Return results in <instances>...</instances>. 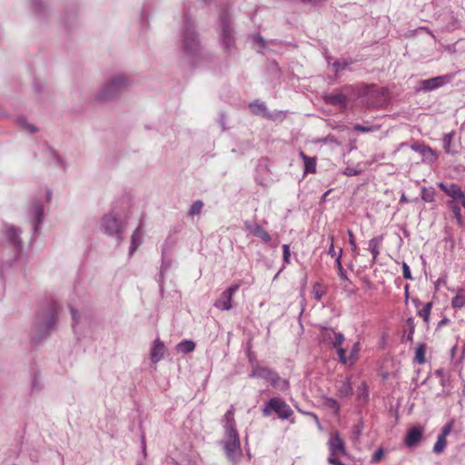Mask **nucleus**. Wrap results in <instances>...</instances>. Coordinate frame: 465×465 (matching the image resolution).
Returning a JSON list of instances; mask_svg holds the SVG:
<instances>
[{"instance_id":"f257e3e1","label":"nucleus","mask_w":465,"mask_h":465,"mask_svg":"<svg viewBox=\"0 0 465 465\" xmlns=\"http://www.w3.org/2000/svg\"><path fill=\"white\" fill-rule=\"evenodd\" d=\"M56 323V305L52 304L39 311L30 330V338L34 342L45 339Z\"/></svg>"},{"instance_id":"f03ea898","label":"nucleus","mask_w":465,"mask_h":465,"mask_svg":"<svg viewBox=\"0 0 465 465\" xmlns=\"http://www.w3.org/2000/svg\"><path fill=\"white\" fill-rule=\"evenodd\" d=\"M129 86L130 80L126 75L122 74H114L101 86L97 94V99L102 101L112 100L127 90Z\"/></svg>"},{"instance_id":"7ed1b4c3","label":"nucleus","mask_w":465,"mask_h":465,"mask_svg":"<svg viewBox=\"0 0 465 465\" xmlns=\"http://www.w3.org/2000/svg\"><path fill=\"white\" fill-rule=\"evenodd\" d=\"M183 52L188 57H193L200 54L201 44L194 25L189 18L183 23Z\"/></svg>"},{"instance_id":"20e7f679","label":"nucleus","mask_w":465,"mask_h":465,"mask_svg":"<svg viewBox=\"0 0 465 465\" xmlns=\"http://www.w3.org/2000/svg\"><path fill=\"white\" fill-rule=\"evenodd\" d=\"M101 230L107 235L115 238L117 244L124 241L125 225L114 213H108L101 219Z\"/></svg>"},{"instance_id":"39448f33","label":"nucleus","mask_w":465,"mask_h":465,"mask_svg":"<svg viewBox=\"0 0 465 465\" xmlns=\"http://www.w3.org/2000/svg\"><path fill=\"white\" fill-rule=\"evenodd\" d=\"M46 203L52 199V192L45 189V194L32 201L28 208V219L32 224L34 233H36L44 218V205L43 200Z\"/></svg>"},{"instance_id":"423d86ee","label":"nucleus","mask_w":465,"mask_h":465,"mask_svg":"<svg viewBox=\"0 0 465 465\" xmlns=\"http://www.w3.org/2000/svg\"><path fill=\"white\" fill-rule=\"evenodd\" d=\"M220 29L219 42L221 45L226 51L232 50L235 46V38L232 20L227 13H223L220 15Z\"/></svg>"},{"instance_id":"0eeeda50","label":"nucleus","mask_w":465,"mask_h":465,"mask_svg":"<svg viewBox=\"0 0 465 465\" xmlns=\"http://www.w3.org/2000/svg\"><path fill=\"white\" fill-rule=\"evenodd\" d=\"M275 412L282 420L289 419L293 411L291 407L281 398L274 397L270 399L262 408V414L265 417Z\"/></svg>"},{"instance_id":"6e6552de","label":"nucleus","mask_w":465,"mask_h":465,"mask_svg":"<svg viewBox=\"0 0 465 465\" xmlns=\"http://www.w3.org/2000/svg\"><path fill=\"white\" fill-rule=\"evenodd\" d=\"M250 377L269 381L272 386L279 387L280 389H284L288 386L287 381H281L280 376L275 371L259 365L253 366Z\"/></svg>"},{"instance_id":"1a4fd4ad","label":"nucleus","mask_w":465,"mask_h":465,"mask_svg":"<svg viewBox=\"0 0 465 465\" xmlns=\"http://www.w3.org/2000/svg\"><path fill=\"white\" fill-rule=\"evenodd\" d=\"M233 416L234 408L233 406H231V408L226 411L223 419L225 434V439L223 441L233 442V440H235V442L240 441V437L236 430V424Z\"/></svg>"},{"instance_id":"9d476101","label":"nucleus","mask_w":465,"mask_h":465,"mask_svg":"<svg viewBox=\"0 0 465 465\" xmlns=\"http://www.w3.org/2000/svg\"><path fill=\"white\" fill-rule=\"evenodd\" d=\"M454 78V74H447L443 75L435 76L430 79L422 80L420 82L419 90L424 92L433 91L437 88L442 87L450 84Z\"/></svg>"},{"instance_id":"9b49d317","label":"nucleus","mask_w":465,"mask_h":465,"mask_svg":"<svg viewBox=\"0 0 465 465\" xmlns=\"http://www.w3.org/2000/svg\"><path fill=\"white\" fill-rule=\"evenodd\" d=\"M239 288L240 284L234 283L224 290L221 293L220 297L214 302V307L221 311H229L232 308V295L239 290Z\"/></svg>"},{"instance_id":"f8f14e48","label":"nucleus","mask_w":465,"mask_h":465,"mask_svg":"<svg viewBox=\"0 0 465 465\" xmlns=\"http://www.w3.org/2000/svg\"><path fill=\"white\" fill-rule=\"evenodd\" d=\"M439 188H440L448 196L452 198L453 202H459L461 206L465 209V193L457 183H439Z\"/></svg>"},{"instance_id":"ddd939ff","label":"nucleus","mask_w":465,"mask_h":465,"mask_svg":"<svg viewBox=\"0 0 465 465\" xmlns=\"http://www.w3.org/2000/svg\"><path fill=\"white\" fill-rule=\"evenodd\" d=\"M320 339L324 343L338 347L344 341V335L341 332H336L332 328L322 327Z\"/></svg>"},{"instance_id":"4468645a","label":"nucleus","mask_w":465,"mask_h":465,"mask_svg":"<svg viewBox=\"0 0 465 465\" xmlns=\"http://www.w3.org/2000/svg\"><path fill=\"white\" fill-rule=\"evenodd\" d=\"M243 225L249 234L261 239L263 242H269L271 241V235L260 224L251 221H245Z\"/></svg>"},{"instance_id":"2eb2a0df","label":"nucleus","mask_w":465,"mask_h":465,"mask_svg":"<svg viewBox=\"0 0 465 465\" xmlns=\"http://www.w3.org/2000/svg\"><path fill=\"white\" fill-rule=\"evenodd\" d=\"M223 450L227 459L232 463H236L242 457L240 441L235 442V440H233V442L223 441Z\"/></svg>"},{"instance_id":"dca6fc26","label":"nucleus","mask_w":465,"mask_h":465,"mask_svg":"<svg viewBox=\"0 0 465 465\" xmlns=\"http://www.w3.org/2000/svg\"><path fill=\"white\" fill-rule=\"evenodd\" d=\"M5 234L9 243L15 248L20 250L22 248V241L20 238L21 231L14 225H5Z\"/></svg>"},{"instance_id":"f3484780","label":"nucleus","mask_w":465,"mask_h":465,"mask_svg":"<svg viewBox=\"0 0 465 465\" xmlns=\"http://www.w3.org/2000/svg\"><path fill=\"white\" fill-rule=\"evenodd\" d=\"M328 445H329L330 454L344 455L346 452L344 443L341 440V439L340 438V435L338 432H335L331 435L329 441H328Z\"/></svg>"},{"instance_id":"a211bd4d","label":"nucleus","mask_w":465,"mask_h":465,"mask_svg":"<svg viewBox=\"0 0 465 465\" xmlns=\"http://www.w3.org/2000/svg\"><path fill=\"white\" fill-rule=\"evenodd\" d=\"M165 352L166 348L163 342L160 339L154 340L151 348V361L153 363L159 362L163 359Z\"/></svg>"},{"instance_id":"6ab92c4d","label":"nucleus","mask_w":465,"mask_h":465,"mask_svg":"<svg viewBox=\"0 0 465 465\" xmlns=\"http://www.w3.org/2000/svg\"><path fill=\"white\" fill-rule=\"evenodd\" d=\"M143 222L140 221L137 228L134 231L131 236V244L129 248V255L133 256V254L135 252L137 248L142 244L143 242Z\"/></svg>"},{"instance_id":"aec40b11","label":"nucleus","mask_w":465,"mask_h":465,"mask_svg":"<svg viewBox=\"0 0 465 465\" xmlns=\"http://www.w3.org/2000/svg\"><path fill=\"white\" fill-rule=\"evenodd\" d=\"M423 430L420 427L411 428L406 434L404 443L407 447H413L421 440Z\"/></svg>"},{"instance_id":"412c9836","label":"nucleus","mask_w":465,"mask_h":465,"mask_svg":"<svg viewBox=\"0 0 465 465\" xmlns=\"http://www.w3.org/2000/svg\"><path fill=\"white\" fill-rule=\"evenodd\" d=\"M411 149L419 153L422 156L424 161L432 163L436 160V154L434 153L432 149L425 144L414 143L411 145Z\"/></svg>"},{"instance_id":"4be33fe9","label":"nucleus","mask_w":465,"mask_h":465,"mask_svg":"<svg viewBox=\"0 0 465 465\" xmlns=\"http://www.w3.org/2000/svg\"><path fill=\"white\" fill-rule=\"evenodd\" d=\"M324 100L327 104L345 108L347 105V97L342 94H330L325 95Z\"/></svg>"},{"instance_id":"5701e85b","label":"nucleus","mask_w":465,"mask_h":465,"mask_svg":"<svg viewBox=\"0 0 465 465\" xmlns=\"http://www.w3.org/2000/svg\"><path fill=\"white\" fill-rule=\"evenodd\" d=\"M341 254H342V249H340L337 258L335 260V263L337 265L338 275H339L340 279L346 283L344 285V288H348V285H351V282L349 280V278L341 265Z\"/></svg>"},{"instance_id":"b1692460","label":"nucleus","mask_w":465,"mask_h":465,"mask_svg":"<svg viewBox=\"0 0 465 465\" xmlns=\"http://www.w3.org/2000/svg\"><path fill=\"white\" fill-rule=\"evenodd\" d=\"M46 153L49 157V162L56 168L64 169L65 163L63 158L58 155L53 149L47 148Z\"/></svg>"},{"instance_id":"393cba45","label":"nucleus","mask_w":465,"mask_h":465,"mask_svg":"<svg viewBox=\"0 0 465 465\" xmlns=\"http://www.w3.org/2000/svg\"><path fill=\"white\" fill-rule=\"evenodd\" d=\"M381 237H375L369 241L368 250L372 255V262H375L380 254V245L381 242Z\"/></svg>"},{"instance_id":"a878e982","label":"nucleus","mask_w":465,"mask_h":465,"mask_svg":"<svg viewBox=\"0 0 465 465\" xmlns=\"http://www.w3.org/2000/svg\"><path fill=\"white\" fill-rule=\"evenodd\" d=\"M300 156L304 163V172L314 173L316 172V158L309 157L303 152H300Z\"/></svg>"},{"instance_id":"bb28decb","label":"nucleus","mask_w":465,"mask_h":465,"mask_svg":"<svg viewBox=\"0 0 465 465\" xmlns=\"http://www.w3.org/2000/svg\"><path fill=\"white\" fill-rule=\"evenodd\" d=\"M454 133L450 132L446 134L442 138L443 148L447 153L455 154L458 153L457 148L452 145Z\"/></svg>"},{"instance_id":"cd10ccee","label":"nucleus","mask_w":465,"mask_h":465,"mask_svg":"<svg viewBox=\"0 0 465 465\" xmlns=\"http://www.w3.org/2000/svg\"><path fill=\"white\" fill-rule=\"evenodd\" d=\"M465 306V290L460 288L457 290L456 295L451 300V307L454 309H461Z\"/></svg>"},{"instance_id":"c85d7f7f","label":"nucleus","mask_w":465,"mask_h":465,"mask_svg":"<svg viewBox=\"0 0 465 465\" xmlns=\"http://www.w3.org/2000/svg\"><path fill=\"white\" fill-rule=\"evenodd\" d=\"M250 109L252 113L255 114H262L264 116H268V113L266 111V105L263 102L255 101L250 104Z\"/></svg>"},{"instance_id":"c756f323","label":"nucleus","mask_w":465,"mask_h":465,"mask_svg":"<svg viewBox=\"0 0 465 465\" xmlns=\"http://www.w3.org/2000/svg\"><path fill=\"white\" fill-rule=\"evenodd\" d=\"M16 124L25 132L34 134L36 132V127L29 124L25 116H18L16 118Z\"/></svg>"},{"instance_id":"7c9ffc66","label":"nucleus","mask_w":465,"mask_h":465,"mask_svg":"<svg viewBox=\"0 0 465 465\" xmlns=\"http://www.w3.org/2000/svg\"><path fill=\"white\" fill-rule=\"evenodd\" d=\"M195 348V344L193 341L185 340L179 342L176 346V350L182 353L192 352Z\"/></svg>"},{"instance_id":"2f4dec72","label":"nucleus","mask_w":465,"mask_h":465,"mask_svg":"<svg viewBox=\"0 0 465 465\" xmlns=\"http://www.w3.org/2000/svg\"><path fill=\"white\" fill-rule=\"evenodd\" d=\"M361 351V344L359 341L355 342L350 351L349 360L350 365H354L359 359V352Z\"/></svg>"},{"instance_id":"473e14b6","label":"nucleus","mask_w":465,"mask_h":465,"mask_svg":"<svg viewBox=\"0 0 465 465\" xmlns=\"http://www.w3.org/2000/svg\"><path fill=\"white\" fill-rule=\"evenodd\" d=\"M338 392L341 397H346L352 393V387L349 379L340 385L338 388Z\"/></svg>"},{"instance_id":"72a5a7b5","label":"nucleus","mask_w":465,"mask_h":465,"mask_svg":"<svg viewBox=\"0 0 465 465\" xmlns=\"http://www.w3.org/2000/svg\"><path fill=\"white\" fill-rule=\"evenodd\" d=\"M421 199L427 203H432L435 200V191L433 188L423 187L421 190Z\"/></svg>"},{"instance_id":"f704fd0d","label":"nucleus","mask_w":465,"mask_h":465,"mask_svg":"<svg viewBox=\"0 0 465 465\" xmlns=\"http://www.w3.org/2000/svg\"><path fill=\"white\" fill-rule=\"evenodd\" d=\"M432 308L431 302H427L420 310L418 312V315L423 318V321L426 323H429L430 314Z\"/></svg>"},{"instance_id":"c9c22d12","label":"nucleus","mask_w":465,"mask_h":465,"mask_svg":"<svg viewBox=\"0 0 465 465\" xmlns=\"http://www.w3.org/2000/svg\"><path fill=\"white\" fill-rule=\"evenodd\" d=\"M323 404L329 409L332 410L335 413H338L340 411V405L338 401L333 398L324 397Z\"/></svg>"},{"instance_id":"e433bc0d","label":"nucleus","mask_w":465,"mask_h":465,"mask_svg":"<svg viewBox=\"0 0 465 465\" xmlns=\"http://www.w3.org/2000/svg\"><path fill=\"white\" fill-rule=\"evenodd\" d=\"M446 443H447L446 439L438 436L437 441L435 442V444L433 446V452L436 454H440L441 452H443V450L446 447Z\"/></svg>"},{"instance_id":"4c0bfd02","label":"nucleus","mask_w":465,"mask_h":465,"mask_svg":"<svg viewBox=\"0 0 465 465\" xmlns=\"http://www.w3.org/2000/svg\"><path fill=\"white\" fill-rule=\"evenodd\" d=\"M326 291L320 282H316L312 287V293L317 301H320L325 294Z\"/></svg>"},{"instance_id":"58836bf2","label":"nucleus","mask_w":465,"mask_h":465,"mask_svg":"<svg viewBox=\"0 0 465 465\" xmlns=\"http://www.w3.org/2000/svg\"><path fill=\"white\" fill-rule=\"evenodd\" d=\"M203 207V203L201 200L195 201L189 209V214L194 216L199 214Z\"/></svg>"},{"instance_id":"ea45409f","label":"nucleus","mask_w":465,"mask_h":465,"mask_svg":"<svg viewBox=\"0 0 465 465\" xmlns=\"http://www.w3.org/2000/svg\"><path fill=\"white\" fill-rule=\"evenodd\" d=\"M415 360L418 363L422 364L425 361V346L420 344L417 347L415 352Z\"/></svg>"},{"instance_id":"a19ab883","label":"nucleus","mask_w":465,"mask_h":465,"mask_svg":"<svg viewBox=\"0 0 465 465\" xmlns=\"http://www.w3.org/2000/svg\"><path fill=\"white\" fill-rule=\"evenodd\" d=\"M349 64H351V62L347 60L336 61L332 64V67L334 69L335 74H338L340 72L344 70Z\"/></svg>"},{"instance_id":"79ce46f5","label":"nucleus","mask_w":465,"mask_h":465,"mask_svg":"<svg viewBox=\"0 0 465 465\" xmlns=\"http://www.w3.org/2000/svg\"><path fill=\"white\" fill-rule=\"evenodd\" d=\"M337 351V353H338V356H339V361L342 364H346V363H350V360H349V356L347 357L346 356V351L345 350L341 347V345L338 346V347H334Z\"/></svg>"},{"instance_id":"37998d69","label":"nucleus","mask_w":465,"mask_h":465,"mask_svg":"<svg viewBox=\"0 0 465 465\" xmlns=\"http://www.w3.org/2000/svg\"><path fill=\"white\" fill-rule=\"evenodd\" d=\"M354 130L361 133H371L377 131L378 128L373 125H361V124H356L354 125Z\"/></svg>"},{"instance_id":"c03bdc74","label":"nucleus","mask_w":465,"mask_h":465,"mask_svg":"<svg viewBox=\"0 0 465 465\" xmlns=\"http://www.w3.org/2000/svg\"><path fill=\"white\" fill-rule=\"evenodd\" d=\"M449 205L450 206L455 218L458 220V222H460V220H461L460 207H459L458 204L453 201L449 202Z\"/></svg>"},{"instance_id":"a18cd8bd","label":"nucleus","mask_w":465,"mask_h":465,"mask_svg":"<svg viewBox=\"0 0 465 465\" xmlns=\"http://www.w3.org/2000/svg\"><path fill=\"white\" fill-rule=\"evenodd\" d=\"M384 455V450L383 448H379L375 452L374 454L372 455L371 459V463L372 464H376L378 462H380V460H381V458L383 457Z\"/></svg>"},{"instance_id":"49530a36","label":"nucleus","mask_w":465,"mask_h":465,"mask_svg":"<svg viewBox=\"0 0 465 465\" xmlns=\"http://www.w3.org/2000/svg\"><path fill=\"white\" fill-rule=\"evenodd\" d=\"M452 428H453V421L451 420L443 426L441 432L438 436L446 439V437L450 433Z\"/></svg>"},{"instance_id":"de8ad7c7","label":"nucleus","mask_w":465,"mask_h":465,"mask_svg":"<svg viewBox=\"0 0 465 465\" xmlns=\"http://www.w3.org/2000/svg\"><path fill=\"white\" fill-rule=\"evenodd\" d=\"M282 258L284 264L290 263V257H291V252H290V245L289 244H283L282 245Z\"/></svg>"},{"instance_id":"09e8293b","label":"nucleus","mask_w":465,"mask_h":465,"mask_svg":"<svg viewBox=\"0 0 465 465\" xmlns=\"http://www.w3.org/2000/svg\"><path fill=\"white\" fill-rule=\"evenodd\" d=\"M329 239L331 241V244H330V247H329V250H328V254L331 255V257H334L336 259L337 255H338V252H336V251L334 249V237H333V235H330Z\"/></svg>"},{"instance_id":"8fccbe9b","label":"nucleus","mask_w":465,"mask_h":465,"mask_svg":"<svg viewBox=\"0 0 465 465\" xmlns=\"http://www.w3.org/2000/svg\"><path fill=\"white\" fill-rule=\"evenodd\" d=\"M402 276L404 279H407V280L412 279L411 269L406 262L402 263Z\"/></svg>"},{"instance_id":"3c124183","label":"nucleus","mask_w":465,"mask_h":465,"mask_svg":"<svg viewBox=\"0 0 465 465\" xmlns=\"http://www.w3.org/2000/svg\"><path fill=\"white\" fill-rule=\"evenodd\" d=\"M40 383L41 382H40L39 378L36 375H35L32 379V383H31L32 391H39L42 388Z\"/></svg>"},{"instance_id":"603ef678","label":"nucleus","mask_w":465,"mask_h":465,"mask_svg":"<svg viewBox=\"0 0 465 465\" xmlns=\"http://www.w3.org/2000/svg\"><path fill=\"white\" fill-rule=\"evenodd\" d=\"M360 173H361V170L358 168H354V167H347L343 171V173L347 176H354V175L359 174Z\"/></svg>"},{"instance_id":"864d4df0","label":"nucleus","mask_w":465,"mask_h":465,"mask_svg":"<svg viewBox=\"0 0 465 465\" xmlns=\"http://www.w3.org/2000/svg\"><path fill=\"white\" fill-rule=\"evenodd\" d=\"M31 5H32V8L35 12H40L42 9V6L44 5V2H43V0H32Z\"/></svg>"},{"instance_id":"5fc2aeb1","label":"nucleus","mask_w":465,"mask_h":465,"mask_svg":"<svg viewBox=\"0 0 465 465\" xmlns=\"http://www.w3.org/2000/svg\"><path fill=\"white\" fill-rule=\"evenodd\" d=\"M348 235H349V243L351 247V250L353 252H355L357 250V244L355 242V239H354V235H353L352 232L349 230Z\"/></svg>"},{"instance_id":"6e6d98bb","label":"nucleus","mask_w":465,"mask_h":465,"mask_svg":"<svg viewBox=\"0 0 465 465\" xmlns=\"http://www.w3.org/2000/svg\"><path fill=\"white\" fill-rule=\"evenodd\" d=\"M339 456L340 455L330 454V456L328 458L329 463L331 464V465H337L338 463H340V460H338Z\"/></svg>"},{"instance_id":"4d7b16f0","label":"nucleus","mask_w":465,"mask_h":465,"mask_svg":"<svg viewBox=\"0 0 465 465\" xmlns=\"http://www.w3.org/2000/svg\"><path fill=\"white\" fill-rule=\"evenodd\" d=\"M70 312H71V315H72V318H73V321H74V325L76 324L78 322V313H77V311L74 308H70Z\"/></svg>"},{"instance_id":"13d9d810","label":"nucleus","mask_w":465,"mask_h":465,"mask_svg":"<svg viewBox=\"0 0 465 465\" xmlns=\"http://www.w3.org/2000/svg\"><path fill=\"white\" fill-rule=\"evenodd\" d=\"M435 375L440 377L441 379V384L444 385L445 378H444V371L442 369H439L435 371Z\"/></svg>"},{"instance_id":"bf43d9fd","label":"nucleus","mask_w":465,"mask_h":465,"mask_svg":"<svg viewBox=\"0 0 465 465\" xmlns=\"http://www.w3.org/2000/svg\"><path fill=\"white\" fill-rule=\"evenodd\" d=\"M361 388H362V391H361V396L365 399L368 398V391H367V385L366 383H362L361 384Z\"/></svg>"},{"instance_id":"052dcab7","label":"nucleus","mask_w":465,"mask_h":465,"mask_svg":"<svg viewBox=\"0 0 465 465\" xmlns=\"http://www.w3.org/2000/svg\"><path fill=\"white\" fill-rule=\"evenodd\" d=\"M168 268H169V263L165 262L164 258H163L161 272L163 273V272L168 270Z\"/></svg>"},{"instance_id":"680f3d73","label":"nucleus","mask_w":465,"mask_h":465,"mask_svg":"<svg viewBox=\"0 0 465 465\" xmlns=\"http://www.w3.org/2000/svg\"><path fill=\"white\" fill-rule=\"evenodd\" d=\"M408 324L411 326V332L414 331V321L412 318L407 320Z\"/></svg>"},{"instance_id":"e2e57ef3","label":"nucleus","mask_w":465,"mask_h":465,"mask_svg":"<svg viewBox=\"0 0 465 465\" xmlns=\"http://www.w3.org/2000/svg\"><path fill=\"white\" fill-rule=\"evenodd\" d=\"M254 41H256V42L261 43L262 45H263V39H262L261 36H255V37H254Z\"/></svg>"},{"instance_id":"0e129e2a","label":"nucleus","mask_w":465,"mask_h":465,"mask_svg":"<svg viewBox=\"0 0 465 465\" xmlns=\"http://www.w3.org/2000/svg\"><path fill=\"white\" fill-rule=\"evenodd\" d=\"M309 415H311L312 417H313V419L315 420V421L319 424V419L318 417L314 414V413H312L310 412Z\"/></svg>"},{"instance_id":"69168bd1","label":"nucleus","mask_w":465,"mask_h":465,"mask_svg":"<svg viewBox=\"0 0 465 465\" xmlns=\"http://www.w3.org/2000/svg\"><path fill=\"white\" fill-rule=\"evenodd\" d=\"M408 288H409V286L406 285L405 286V297H406V300L408 299Z\"/></svg>"},{"instance_id":"338daca9","label":"nucleus","mask_w":465,"mask_h":465,"mask_svg":"<svg viewBox=\"0 0 465 465\" xmlns=\"http://www.w3.org/2000/svg\"><path fill=\"white\" fill-rule=\"evenodd\" d=\"M406 201H407L406 196L404 194L401 195V202H406Z\"/></svg>"},{"instance_id":"774afa93","label":"nucleus","mask_w":465,"mask_h":465,"mask_svg":"<svg viewBox=\"0 0 465 465\" xmlns=\"http://www.w3.org/2000/svg\"><path fill=\"white\" fill-rule=\"evenodd\" d=\"M337 465H345V464L340 461V463H338Z\"/></svg>"}]
</instances>
